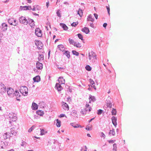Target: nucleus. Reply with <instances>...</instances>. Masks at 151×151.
<instances>
[{
	"label": "nucleus",
	"mask_w": 151,
	"mask_h": 151,
	"mask_svg": "<svg viewBox=\"0 0 151 151\" xmlns=\"http://www.w3.org/2000/svg\"><path fill=\"white\" fill-rule=\"evenodd\" d=\"M87 58L90 62L93 63L96 60V55L95 53L91 51L89 53L88 57Z\"/></svg>",
	"instance_id": "obj_1"
},
{
	"label": "nucleus",
	"mask_w": 151,
	"mask_h": 151,
	"mask_svg": "<svg viewBox=\"0 0 151 151\" xmlns=\"http://www.w3.org/2000/svg\"><path fill=\"white\" fill-rule=\"evenodd\" d=\"M91 108L89 106V105L88 104H86L85 106V108L83 110H82L81 113L83 115L86 114V112L88 111L90 112L91 111Z\"/></svg>",
	"instance_id": "obj_2"
},
{
	"label": "nucleus",
	"mask_w": 151,
	"mask_h": 151,
	"mask_svg": "<svg viewBox=\"0 0 151 151\" xmlns=\"http://www.w3.org/2000/svg\"><path fill=\"white\" fill-rule=\"evenodd\" d=\"M9 118L11 120L9 121V122L11 124H11L12 122H15L17 120V117L16 116V115L14 113H10Z\"/></svg>",
	"instance_id": "obj_3"
},
{
	"label": "nucleus",
	"mask_w": 151,
	"mask_h": 151,
	"mask_svg": "<svg viewBox=\"0 0 151 151\" xmlns=\"http://www.w3.org/2000/svg\"><path fill=\"white\" fill-rule=\"evenodd\" d=\"M20 91L23 95L25 96L28 93V89L25 86H22L21 87L20 89Z\"/></svg>",
	"instance_id": "obj_4"
},
{
	"label": "nucleus",
	"mask_w": 151,
	"mask_h": 151,
	"mask_svg": "<svg viewBox=\"0 0 151 151\" xmlns=\"http://www.w3.org/2000/svg\"><path fill=\"white\" fill-rule=\"evenodd\" d=\"M8 22L11 25L15 26L17 24V23L16 22V20L13 18L9 19L8 20Z\"/></svg>",
	"instance_id": "obj_5"
},
{
	"label": "nucleus",
	"mask_w": 151,
	"mask_h": 151,
	"mask_svg": "<svg viewBox=\"0 0 151 151\" xmlns=\"http://www.w3.org/2000/svg\"><path fill=\"white\" fill-rule=\"evenodd\" d=\"M35 34L38 37H41L42 35V31L38 28L36 29Z\"/></svg>",
	"instance_id": "obj_6"
},
{
	"label": "nucleus",
	"mask_w": 151,
	"mask_h": 151,
	"mask_svg": "<svg viewBox=\"0 0 151 151\" xmlns=\"http://www.w3.org/2000/svg\"><path fill=\"white\" fill-rule=\"evenodd\" d=\"M19 20L21 23L24 24H27L28 23L27 20L25 17H22L20 18Z\"/></svg>",
	"instance_id": "obj_7"
},
{
	"label": "nucleus",
	"mask_w": 151,
	"mask_h": 151,
	"mask_svg": "<svg viewBox=\"0 0 151 151\" xmlns=\"http://www.w3.org/2000/svg\"><path fill=\"white\" fill-rule=\"evenodd\" d=\"M7 93L8 95L10 96H12L14 95V91L12 88H9L8 89Z\"/></svg>",
	"instance_id": "obj_8"
},
{
	"label": "nucleus",
	"mask_w": 151,
	"mask_h": 151,
	"mask_svg": "<svg viewBox=\"0 0 151 151\" xmlns=\"http://www.w3.org/2000/svg\"><path fill=\"white\" fill-rule=\"evenodd\" d=\"M35 44L39 49H41L43 46V44L40 41H35Z\"/></svg>",
	"instance_id": "obj_9"
},
{
	"label": "nucleus",
	"mask_w": 151,
	"mask_h": 151,
	"mask_svg": "<svg viewBox=\"0 0 151 151\" xmlns=\"http://www.w3.org/2000/svg\"><path fill=\"white\" fill-rule=\"evenodd\" d=\"M19 129V128H15L13 127L11 129V132L12 134L14 135H16L18 132L17 130Z\"/></svg>",
	"instance_id": "obj_10"
},
{
	"label": "nucleus",
	"mask_w": 151,
	"mask_h": 151,
	"mask_svg": "<svg viewBox=\"0 0 151 151\" xmlns=\"http://www.w3.org/2000/svg\"><path fill=\"white\" fill-rule=\"evenodd\" d=\"M41 7L40 6L38 5H35L33 6L32 9L33 11H39L40 10Z\"/></svg>",
	"instance_id": "obj_11"
},
{
	"label": "nucleus",
	"mask_w": 151,
	"mask_h": 151,
	"mask_svg": "<svg viewBox=\"0 0 151 151\" xmlns=\"http://www.w3.org/2000/svg\"><path fill=\"white\" fill-rule=\"evenodd\" d=\"M6 88L4 85H0V93H2L6 92Z\"/></svg>",
	"instance_id": "obj_12"
},
{
	"label": "nucleus",
	"mask_w": 151,
	"mask_h": 151,
	"mask_svg": "<svg viewBox=\"0 0 151 151\" xmlns=\"http://www.w3.org/2000/svg\"><path fill=\"white\" fill-rule=\"evenodd\" d=\"M62 106L63 109L65 110H68L69 109V107L68 105L65 102H62Z\"/></svg>",
	"instance_id": "obj_13"
},
{
	"label": "nucleus",
	"mask_w": 151,
	"mask_h": 151,
	"mask_svg": "<svg viewBox=\"0 0 151 151\" xmlns=\"http://www.w3.org/2000/svg\"><path fill=\"white\" fill-rule=\"evenodd\" d=\"M36 67L37 68L38 70H41L43 68L42 64L39 62H37L36 63Z\"/></svg>",
	"instance_id": "obj_14"
},
{
	"label": "nucleus",
	"mask_w": 151,
	"mask_h": 151,
	"mask_svg": "<svg viewBox=\"0 0 151 151\" xmlns=\"http://www.w3.org/2000/svg\"><path fill=\"white\" fill-rule=\"evenodd\" d=\"M10 137V133H9L6 132L3 135L2 137L4 139H5L9 138Z\"/></svg>",
	"instance_id": "obj_15"
},
{
	"label": "nucleus",
	"mask_w": 151,
	"mask_h": 151,
	"mask_svg": "<svg viewBox=\"0 0 151 151\" xmlns=\"http://www.w3.org/2000/svg\"><path fill=\"white\" fill-rule=\"evenodd\" d=\"M81 31L85 33L86 34H88L90 30L89 28L87 27H84L81 29Z\"/></svg>",
	"instance_id": "obj_16"
},
{
	"label": "nucleus",
	"mask_w": 151,
	"mask_h": 151,
	"mask_svg": "<svg viewBox=\"0 0 151 151\" xmlns=\"http://www.w3.org/2000/svg\"><path fill=\"white\" fill-rule=\"evenodd\" d=\"M111 120L112 121V123L116 127L117 125L116 120L117 119L114 116H113L112 117Z\"/></svg>",
	"instance_id": "obj_17"
},
{
	"label": "nucleus",
	"mask_w": 151,
	"mask_h": 151,
	"mask_svg": "<svg viewBox=\"0 0 151 151\" xmlns=\"http://www.w3.org/2000/svg\"><path fill=\"white\" fill-rule=\"evenodd\" d=\"M59 83L61 84H64L65 82V80L62 77H60L58 80Z\"/></svg>",
	"instance_id": "obj_18"
},
{
	"label": "nucleus",
	"mask_w": 151,
	"mask_h": 151,
	"mask_svg": "<svg viewBox=\"0 0 151 151\" xmlns=\"http://www.w3.org/2000/svg\"><path fill=\"white\" fill-rule=\"evenodd\" d=\"M89 103H91L92 101L94 102L95 101L96 99L94 96L90 95L89 98Z\"/></svg>",
	"instance_id": "obj_19"
},
{
	"label": "nucleus",
	"mask_w": 151,
	"mask_h": 151,
	"mask_svg": "<svg viewBox=\"0 0 151 151\" xmlns=\"http://www.w3.org/2000/svg\"><path fill=\"white\" fill-rule=\"evenodd\" d=\"M32 109L36 110L38 109V105L35 103H33L32 106Z\"/></svg>",
	"instance_id": "obj_20"
},
{
	"label": "nucleus",
	"mask_w": 151,
	"mask_h": 151,
	"mask_svg": "<svg viewBox=\"0 0 151 151\" xmlns=\"http://www.w3.org/2000/svg\"><path fill=\"white\" fill-rule=\"evenodd\" d=\"M33 80L34 82H38L40 81V78L39 76H37L34 77L33 78Z\"/></svg>",
	"instance_id": "obj_21"
},
{
	"label": "nucleus",
	"mask_w": 151,
	"mask_h": 151,
	"mask_svg": "<svg viewBox=\"0 0 151 151\" xmlns=\"http://www.w3.org/2000/svg\"><path fill=\"white\" fill-rule=\"evenodd\" d=\"M58 47L59 50L62 51H63L65 50L64 46L62 45H58Z\"/></svg>",
	"instance_id": "obj_22"
},
{
	"label": "nucleus",
	"mask_w": 151,
	"mask_h": 151,
	"mask_svg": "<svg viewBox=\"0 0 151 151\" xmlns=\"http://www.w3.org/2000/svg\"><path fill=\"white\" fill-rule=\"evenodd\" d=\"M56 87L57 88L58 91H61L63 88L61 86L60 84L58 83L56 84Z\"/></svg>",
	"instance_id": "obj_23"
},
{
	"label": "nucleus",
	"mask_w": 151,
	"mask_h": 151,
	"mask_svg": "<svg viewBox=\"0 0 151 151\" xmlns=\"http://www.w3.org/2000/svg\"><path fill=\"white\" fill-rule=\"evenodd\" d=\"M7 24L5 23H3L2 24V29L4 31L6 30L7 29Z\"/></svg>",
	"instance_id": "obj_24"
},
{
	"label": "nucleus",
	"mask_w": 151,
	"mask_h": 151,
	"mask_svg": "<svg viewBox=\"0 0 151 151\" xmlns=\"http://www.w3.org/2000/svg\"><path fill=\"white\" fill-rule=\"evenodd\" d=\"M89 81L91 83V84L92 85L91 86L93 87L96 90V86H95V83L94 81L91 79H89Z\"/></svg>",
	"instance_id": "obj_25"
},
{
	"label": "nucleus",
	"mask_w": 151,
	"mask_h": 151,
	"mask_svg": "<svg viewBox=\"0 0 151 151\" xmlns=\"http://www.w3.org/2000/svg\"><path fill=\"white\" fill-rule=\"evenodd\" d=\"M74 45L77 47H81V44L77 42H74Z\"/></svg>",
	"instance_id": "obj_26"
},
{
	"label": "nucleus",
	"mask_w": 151,
	"mask_h": 151,
	"mask_svg": "<svg viewBox=\"0 0 151 151\" xmlns=\"http://www.w3.org/2000/svg\"><path fill=\"white\" fill-rule=\"evenodd\" d=\"M36 113L38 115H39L40 116H42L44 114V112L41 110H38L37 111Z\"/></svg>",
	"instance_id": "obj_27"
},
{
	"label": "nucleus",
	"mask_w": 151,
	"mask_h": 151,
	"mask_svg": "<svg viewBox=\"0 0 151 151\" xmlns=\"http://www.w3.org/2000/svg\"><path fill=\"white\" fill-rule=\"evenodd\" d=\"M77 14L79 15L80 17H82L83 14V10L81 9H79L78 11Z\"/></svg>",
	"instance_id": "obj_28"
},
{
	"label": "nucleus",
	"mask_w": 151,
	"mask_h": 151,
	"mask_svg": "<svg viewBox=\"0 0 151 151\" xmlns=\"http://www.w3.org/2000/svg\"><path fill=\"white\" fill-rule=\"evenodd\" d=\"M87 20L89 21L93 22L94 21L92 17V16L91 15L88 16L87 18Z\"/></svg>",
	"instance_id": "obj_29"
},
{
	"label": "nucleus",
	"mask_w": 151,
	"mask_h": 151,
	"mask_svg": "<svg viewBox=\"0 0 151 151\" xmlns=\"http://www.w3.org/2000/svg\"><path fill=\"white\" fill-rule=\"evenodd\" d=\"M56 121L57 122L56 124L57 126L58 127H60L61 125V121L58 119H57Z\"/></svg>",
	"instance_id": "obj_30"
},
{
	"label": "nucleus",
	"mask_w": 151,
	"mask_h": 151,
	"mask_svg": "<svg viewBox=\"0 0 151 151\" xmlns=\"http://www.w3.org/2000/svg\"><path fill=\"white\" fill-rule=\"evenodd\" d=\"M24 10H32L31 7L30 6H25L23 7Z\"/></svg>",
	"instance_id": "obj_31"
},
{
	"label": "nucleus",
	"mask_w": 151,
	"mask_h": 151,
	"mask_svg": "<svg viewBox=\"0 0 151 151\" xmlns=\"http://www.w3.org/2000/svg\"><path fill=\"white\" fill-rule=\"evenodd\" d=\"M38 58L39 61L43 60L44 59V56L43 55L40 54Z\"/></svg>",
	"instance_id": "obj_32"
},
{
	"label": "nucleus",
	"mask_w": 151,
	"mask_h": 151,
	"mask_svg": "<svg viewBox=\"0 0 151 151\" xmlns=\"http://www.w3.org/2000/svg\"><path fill=\"white\" fill-rule=\"evenodd\" d=\"M109 135L112 134L113 136L115 135V132L114 131V129H113L112 130H110L109 133Z\"/></svg>",
	"instance_id": "obj_33"
},
{
	"label": "nucleus",
	"mask_w": 151,
	"mask_h": 151,
	"mask_svg": "<svg viewBox=\"0 0 151 151\" xmlns=\"http://www.w3.org/2000/svg\"><path fill=\"white\" fill-rule=\"evenodd\" d=\"M64 54L68 58L70 57L69 52L68 51L65 52Z\"/></svg>",
	"instance_id": "obj_34"
},
{
	"label": "nucleus",
	"mask_w": 151,
	"mask_h": 151,
	"mask_svg": "<svg viewBox=\"0 0 151 151\" xmlns=\"http://www.w3.org/2000/svg\"><path fill=\"white\" fill-rule=\"evenodd\" d=\"M63 29L64 30H67L68 29V27L65 24H62L61 25Z\"/></svg>",
	"instance_id": "obj_35"
},
{
	"label": "nucleus",
	"mask_w": 151,
	"mask_h": 151,
	"mask_svg": "<svg viewBox=\"0 0 151 151\" xmlns=\"http://www.w3.org/2000/svg\"><path fill=\"white\" fill-rule=\"evenodd\" d=\"M107 106L108 107H109V108L112 107V104L110 101H107Z\"/></svg>",
	"instance_id": "obj_36"
},
{
	"label": "nucleus",
	"mask_w": 151,
	"mask_h": 151,
	"mask_svg": "<svg viewBox=\"0 0 151 151\" xmlns=\"http://www.w3.org/2000/svg\"><path fill=\"white\" fill-rule=\"evenodd\" d=\"M15 92V96H16V99H17V100H19L20 99H18V98H19L20 96V95L18 94H19V92H17V91H16Z\"/></svg>",
	"instance_id": "obj_37"
},
{
	"label": "nucleus",
	"mask_w": 151,
	"mask_h": 151,
	"mask_svg": "<svg viewBox=\"0 0 151 151\" xmlns=\"http://www.w3.org/2000/svg\"><path fill=\"white\" fill-rule=\"evenodd\" d=\"M47 133V131H44L43 129H41V135H43Z\"/></svg>",
	"instance_id": "obj_38"
},
{
	"label": "nucleus",
	"mask_w": 151,
	"mask_h": 151,
	"mask_svg": "<svg viewBox=\"0 0 151 151\" xmlns=\"http://www.w3.org/2000/svg\"><path fill=\"white\" fill-rule=\"evenodd\" d=\"M111 113L112 115H115L116 114V109H113L111 111Z\"/></svg>",
	"instance_id": "obj_39"
},
{
	"label": "nucleus",
	"mask_w": 151,
	"mask_h": 151,
	"mask_svg": "<svg viewBox=\"0 0 151 151\" xmlns=\"http://www.w3.org/2000/svg\"><path fill=\"white\" fill-rule=\"evenodd\" d=\"M86 129L87 130H90L92 129L91 126H89L88 125L86 126Z\"/></svg>",
	"instance_id": "obj_40"
},
{
	"label": "nucleus",
	"mask_w": 151,
	"mask_h": 151,
	"mask_svg": "<svg viewBox=\"0 0 151 151\" xmlns=\"http://www.w3.org/2000/svg\"><path fill=\"white\" fill-rule=\"evenodd\" d=\"M78 38L81 39V40H83V35L81 34H78Z\"/></svg>",
	"instance_id": "obj_41"
},
{
	"label": "nucleus",
	"mask_w": 151,
	"mask_h": 151,
	"mask_svg": "<svg viewBox=\"0 0 151 151\" xmlns=\"http://www.w3.org/2000/svg\"><path fill=\"white\" fill-rule=\"evenodd\" d=\"M113 151H116L117 149L116 145L115 143L113 145Z\"/></svg>",
	"instance_id": "obj_42"
},
{
	"label": "nucleus",
	"mask_w": 151,
	"mask_h": 151,
	"mask_svg": "<svg viewBox=\"0 0 151 151\" xmlns=\"http://www.w3.org/2000/svg\"><path fill=\"white\" fill-rule=\"evenodd\" d=\"M85 68L86 70L88 71H91V68L89 65H86Z\"/></svg>",
	"instance_id": "obj_43"
},
{
	"label": "nucleus",
	"mask_w": 151,
	"mask_h": 151,
	"mask_svg": "<svg viewBox=\"0 0 151 151\" xmlns=\"http://www.w3.org/2000/svg\"><path fill=\"white\" fill-rule=\"evenodd\" d=\"M60 12H61L59 10H58L56 12L57 16L59 17H61Z\"/></svg>",
	"instance_id": "obj_44"
},
{
	"label": "nucleus",
	"mask_w": 151,
	"mask_h": 151,
	"mask_svg": "<svg viewBox=\"0 0 151 151\" xmlns=\"http://www.w3.org/2000/svg\"><path fill=\"white\" fill-rule=\"evenodd\" d=\"M78 22H74L71 24V25L73 27H75L77 26V25L78 24Z\"/></svg>",
	"instance_id": "obj_45"
},
{
	"label": "nucleus",
	"mask_w": 151,
	"mask_h": 151,
	"mask_svg": "<svg viewBox=\"0 0 151 151\" xmlns=\"http://www.w3.org/2000/svg\"><path fill=\"white\" fill-rule=\"evenodd\" d=\"M72 52L73 54L76 55L77 56H78L79 55V53L78 52H77L75 50H73L72 51Z\"/></svg>",
	"instance_id": "obj_46"
},
{
	"label": "nucleus",
	"mask_w": 151,
	"mask_h": 151,
	"mask_svg": "<svg viewBox=\"0 0 151 151\" xmlns=\"http://www.w3.org/2000/svg\"><path fill=\"white\" fill-rule=\"evenodd\" d=\"M87 147L86 146H83L81 149V151H86Z\"/></svg>",
	"instance_id": "obj_47"
},
{
	"label": "nucleus",
	"mask_w": 151,
	"mask_h": 151,
	"mask_svg": "<svg viewBox=\"0 0 151 151\" xmlns=\"http://www.w3.org/2000/svg\"><path fill=\"white\" fill-rule=\"evenodd\" d=\"M68 40H69V42L70 44H73V43L74 42V41L72 39L69 38Z\"/></svg>",
	"instance_id": "obj_48"
},
{
	"label": "nucleus",
	"mask_w": 151,
	"mask_h": 151,
	"mask_svg": "<svg viewBox=\"0 0 151 151\" xmlns=\"http://www.w3.org/2000/svg\"><path fill=\"white\" fill-rule=\"evenodd\" d=\"M30 25L31 27H33L35 25V24L32 21V22L30 24Z\"/></svg>",
	"instance_id": "obj_49"
},
{
	"label": "nucleus",
	"mask_w": 151,
	"mask_h": 151,
	"mask_svg": "<svg viewBox=\"0 0 151 151\" xmlns=\"http://www.w3.org/2000/svg\"><path fill=\"white\" fill-rule=\"evenodd\" d=\"M102 110L101 109H99L98 111L97 114L99 115L101 114L102 113Z\"/></svg>",
	"instance_id": "obj_50"
},
{
	"label": "nucleus",
	"mask_w": 151,
	"mask_h": 151,
	"mask_svg": "<svg viewBox=\"0 0 151 151\" xmlns=\"http://www.w3.org/2000/svg\"><path fill=\"white\" fill-rule=\"evenodd\" d=\"M101 134V137H103L104 138L105 137V135L102 132H101L100 133Z\"/></svg>",
	"instance_id": "obj_51"
},
{
	"label": "nucleus",
	"mask_w": 151,
	"mask_h": 151,
	"mask_svg": "<svg viewBox=\"0 0 151 151\" xmlns=\"http://www.w3.org/2000/svg\"><path fill=\"white\" fill-rule=\"evenodd\" d=\"M72 125L74 128H77L79 127H81V126H80L79 125H74V124H72Z\"/></svg>",
	"instance_id": "obj_52"
},
{
	"label": "nucleus",
	"mask_w": 151,
	"mask_h": 151,
	"mask_svg": "<svg viewBox=\"0 0 151 151\" xmlns=\"http://www.w3.org/2000/svg\"><path fill=\"white\" fill-rule=\"evenodd\" d=\"M106 8L107 10L108 13L109 15H110V8L109 7L106 6Z\"/></svg>",
	"instance_id": "obj_53"
},
{
	"label": "nucleus",
	"mask_w": 151,
	"mask_h": 151,
	"mask_svg": "<svg viewBox=\"0 0 151 151\" xmlns=\"http://www.w3.org/2000/svg\"><path fill=\"white\" fill-rule=\"evenodd\" d=\"M34 127V126H33L32 127H31L28 130V131L29 132H31L33 129V127Z\"/></svg>",
	"instance_id": "obj_54"
},
{
	"label": "nucleus",
	"mask_w": 151,
	"mask_h": 151,
	"mask_svg": "<svg viewBox=\"0 0 151 151\" xmlns=\"http://www.w3.org/2000/svg\"><path fill=\"white\" fill-rule=\"evenodd\" d=\"M115 140H109L108 141L109 142V143H113L114 141H115Z\"/></svg>",
	"instance_id": "obj_55"
},
{
	"label": "nucleus",
	"mask_w": 151,
	"mask_h": 151,
	"mask_svg": "<svg viewBox=\"0 0 151 151\" xmlns=\"http://www.w3.org/2000/svg\"><path fill=\"white\" fill-rule=\"evenodd\" d=\"M94 17H95V18L96 19H98V15L96 14H94Z\"/></svg>",
	"instance_id": "obj_56"
},
{
	"label": "nucleus",
	"mask_w": 151,
	"mask_h": 151,
	"mask_svg": "<svg viewBox=\"0 0 151 151\" xmlns=\"http://www.w3.org/2000/svg\"><path fill=\"white\" fill-rule=\"evenodd\" d=\"M65 116V115L64 114H61L59 116V117L61 118V117H63Z\"/></svg>",
	"instance_id": "obj_57"
},
{
	"label": "nucleus",
	"mask_w": 151,
	"mask_h": 151,
	"mask_svg": "<svg viewBox=\"0 0 151 151\" xmlns=\"http://www.w3.org/2000/svg\"><path fill=\"white\" fill-rule=\"evenodd\" d=\"M49 1H48L47 2H46V6L47 7V8L48 7V6H49Z\"/></svg>",
	"instance_id": "obj_58"
},
{
	"label": "nucleus",
	"mask_w": 151,
	"mask_h": 151,
	"mask_svg": "<svg viewBox=\"0 0 151 151\" xmlns=\"http://www.w3.org/2000/svg\"><path fill=\"white\" fill-rule=\"evenodd\" d=\"M107 25V24L106 23H104L103 24V26L104 27H106Z\"/></svg>",
	"instance_id": "obj_59"
},
{
	"label": "nucleus",
	"mask_w": 151,
	"mask_h": 151,
	"mask_svg": "<svg viewBox=\"0 0 151 151\" xmlns=\"http://www.w3.org/2000/svg\"><path fill=\"white\" fill-rule=\"evenodd\" d=\"M68 101L69 102L71 101V99H70V98H69V97L68 98Z\"/></svg>",
	"instance_id": "obj_60"
},
{
	"label": "nucleus",
	"mask_w": 151,
	"mask_h": 151,
	"mask_svg": "<svg viewBox=\"0 0 151 151\" xmlns=\"http://www.w3.org/2000/svg\"><path fill=\"white\" fill-rule=\"evenodd\" d=\"M23 143V144H22L21 145L23 146H24V145H25L26 144V143L25 142H24Z\"/></svg>",
	"instance_id": "obj_61"
},
{
	"label": "nucleus",
	"mask_w": 151,
	"mask_h": 151,
	"mask_svg": "<svg viewBox=\"0 0 151 151\" xmlns=\"http://www.w3.org/2000/svg\"><path fill=\"white\" fill-rule=\"evenodd\" d=\"M27 2L29 3H31L32 2L31 0H27Z\"/></svg>",
	"instance_id": "obj_62"
},
{
	"label": "nucleus",
	"mask_w": 151,
	"mask_h": 151,
	"mask_svg": "<svg viewBox=\"0 0 151 151\" xmlns=\"http://www.w3.org/2000/svg\"><path fill=\"white\" fill-rule=\"evenodd\" d=\"M40 104L41 105V106L42 105H44V103H43V102H41L40 103Z\"/></svg>",
	"instance_id": "obj_63"
},
{
	"label": "nucleus",
	"mask_w": 151,
	"mask_h": 151,
	"mask_svg": "<svg viewBox=\"0 0 151 151\" xmlns=\"http://www.w3.org/2000/svg\"><path fill=\"white\" fill-rule=\"evenodd\" d=\"M94 119V118H93L92 119H91L89 121V122H91Z\"/></svg>",
	"instance_id": "obj_64"
}]
</instances>
